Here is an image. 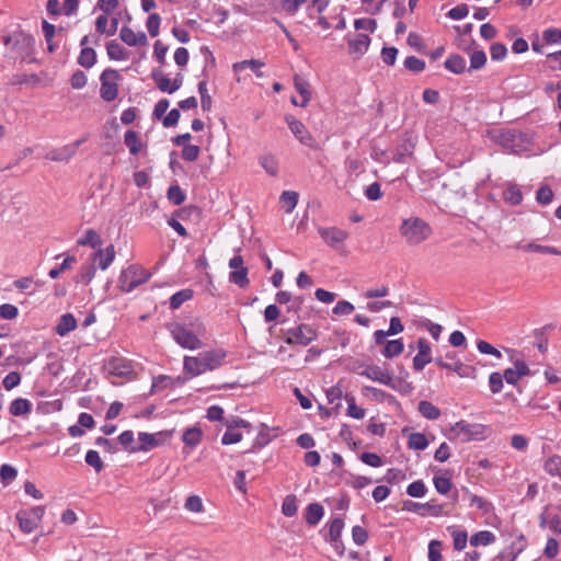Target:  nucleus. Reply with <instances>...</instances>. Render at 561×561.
<instances>
[{
	"label": "nucleus",
	"mask_w": 561,
	"mask_h": 561,
	"mask_svg": "<svg viewBox=\"0 0 561 561\" xmlns=\"http://www.w3.org/2000/svg\"><path fill=\"white\" fill-rule=\"evenodd\" d=\"M161 18L157 13L149 15L146 26L150 36L156 37L159 34Z\"/></svg>",
	"instance_id": "59"
},
{
	"label": "nucleus",
	"mask_w": 561,
	"mask_h": 561,
	"mask_svg": "<svg viewBox=\"0 0 561 561\" xmlns=\"http://www.w3.org/2000/svg\"><path fill=\"white\" fill-rule=\"evenodd\" d=\"M168 198L174 205H181L185 201V194L179 185H172L168 190Z\"/></svg>",
	"instance_id": "53"
},
{
	"label": "nucleus",
	"mask_w": 561,
	"mask_h": 561,
	"mask_svg": "<svg viewBox=\"0 0 561 561\" xmlns=\"http://www.w3.org/2000/svg\"><path fill=\"white\" fill-rule=\"evenodd\" d=\"M505 352L508 354L510 360L513 363V367H508L502 373L504 380L508 385L516 386L523 377L533 375V371L524 360L520 352L512 348H505Z\"/></svg>",
	"instance_id": "4"
},
{
	"label": "nucleus",
	"mask_w": 561,
	"mask_h": 561,
	"mask_svg": "<svg viewBox=\"0 0 561 561\" xmlns=\"http://www.w3.org/2000/svg\"><path fill=\"white\" fill-rule=\"evenodd\" d=\"M354 306L347 300H340L332 309L335 316H348L354 311Z\"/></svg>",
	"instance_id": "63"
},
{
	"label": "nucleus",
	"mask_w": 561,
	"mask_h": 561,
	"mask_svg": "<svg viewBox=\"0 0 561 561\" xmlns=\"http://www.w3.org/2000/svg\"><path fill=\"white\" fill-rule=\"evenodd\" d=\"M44 516V507L36 506L28 511H21L16 514L20 528L25 534L34 531Z\"/></svg>",
	"instance_id": "9"
},
{
	"label": "nucleus",
	"mask_w": 561,
	"mask_h": 561,
	"mask_svg": "<svg viewBox=\"0 0 561 561\" xmlns=\"http://www.w3.org/2000/svg\"><path fill=\"white\" fill-rule=\"evenodd\" d=\"M95 271L94 264L82 265L79 273V280L89 284L94 278Z\"/></svg>",
	"instance_id": "62"
},
{
	"label": "nucleus",
	"mask_w": 561,
	"mask_h": 561,
	"mask_svg": "<svg viewBox=\"0 0 561 561\" xmlns=\"http://www.w3.org/2000/svg\"><path fill=\"white\" fill-rule=\"evenodd\" d=\"M261 167L266 171L267 174L275 176L278 173V160L275 156L266 153L262 154L259 159Z\"/></svg>",
	"instance_id": "31"
},
{
	"label": "nucleus",
	"mask_w": 561,
	"mask_h": 561,
	"mask_svg": "<svg viewBox=\"0 0 561 561\" xmlns=\"http://www.w3.org/2000/svg\"><path fill=\"white\" fill-rule=\"evenodd\" d=\"M152 79L160 91L167 92L169 94L173 93L172 81L162 71H153Z\"/></svg>",
	"instance_id": "37"
},
{
	"label": "nucleus",
	"mask_w": 561,
	"mask_h": 561,
	"mask_svg": "<svg viewBox=\"0 0 561 561\" xmlns=\"http://www.w3.org/2000/svg\"><path fill=\"white\" fill-rule=\"evenodd\" d=\"M323 514L324 510L322 505H320L319 503H311L306 508V522L309 525L314 526L321 520Z\"/></svg>",
	"instance_id": "28"
},
{
	"label": "nucleus",
	"mask_w": 561,
	"mask_h": 561,
	"mask_svg": "<svg viewBox=\"0 0 561 561\" xmlns=\"http://www.w3.org/2000/svg\"><path fill=\"white\" fill-rule=\"evenodd\" d=\"M202 436H203L202 430L193 426V427H188L184 431V433L182 435V440L184 442V444L186 446L194 448L201 443Z\"/></svg>",
	"instance_id": "29"
},
{
	"label": "nucleus",
	"mask_w": 561,
	"mask_h": 561,
	"mask_svg": "<svg viewBox=\"0 0 561 561\" xmlns=\"http://www.w3.org/2000/svg\"><path fill=\"white\" fill-rule=\"evenodd\" d=\"M404 67L410 71L421 72L425 69V62L415 56H409L404 60Z\"/></svg>",
	"instance_id": "57"
},
{
	"label": "nucleus",
	"mask_w": 561,
	"mask_h": 561,
	"mask_svg": "<svg viewBox=\"0 0 561 561\" xmlns=\"http://www.w3.org/2000/svg\"><path fill=\"white\" fill-rule=\"evenodd\" d=\"M106 50L110 59L113 60H125L128 57L126 49L115 41L106 44Z\"/></svg>",
	"instance_id": "32"
},
{
	"label": "nucleus",
	"mask_w": 561,
	"mask_h": 561,
	"mask_svg": "<svg viewBox=\"0 0 561 561\" xmlns=\"http://www.w3.org/2000/svg\"><path fill=\"white\" fill-rule=\"evenodd\" d=\"M31 410H32L31 401L27 399H23V398L14 399L9 407V412L13 416H22V415L28 414L31 412Z\"/></svg>",
	"instance_id": "27"
},
{
	"label": "nucleus",
	"mask_w": 561,
	"mask_h": 561,
	"mask_svg": "<svg viewBox=\"0 0 561 561\" xmlns=\"http://www.w3.org/2000/svg\"><path fill=\"white\" fill-rule=\"evenodd\" d=\"M264 66V62L257 59H249L242 60L233 64L232 69L236 73L242 71L245 68H250L259 78H263L264 73L261 71V68Z\"/></svg>",
	"instance_id": "24"
},
{
	"label": "nucleus",
	"mask_w": 561,
	"mask_h": 561,
	"mask_svg": "<svg viewBox=\"0 0 561 561\" xmlns=\"http://www.w3.org/2000/svg\"><path fill=\"white\" fill-rule=\"evenodd\" d=\"M450 530L453 540H454V549L457 551H461L466 548L468 541V534L466 530H458L455 528H448Z\"/></svg>",
	"instance_id": "42"
},
{
	"label": "nucleus",
	"mask_w": 561,
	"mask_h": 561,
	"mask_svg": "<svg viewBox=\"0 0 561 561\" xmlns=\"http://www.w3.org/2000/svg\"><path fill=\"white\" fill-rule=\"evenodd\" d=\"M428 442L424 434L414 433L409 438V446L416 450H423L427 447Z\"/></svg>",
	"instance_id": "52"
},
{
	"label": "nucleus",
	"mask_w": 561,
	"mask_h": 561,
	"mask_svg": "<svg viewBox=\"0 0 561 561\" xmlns=\"http://www.w3.org/2000/svg\"><path fill=\"white\" fill-rule=\"evenodd\" d=\"M477 348L481 354L492 355L499 359L502 358V353L486 341H478Z\"/></svg>",
	"instance_id": "60"
},
{
	"label": "nucleus",
	"mask_w": 561,
	"mask_h": 561,
	"mask_svg": "<svg viewBox=\"0 0 561 561\" xmlns=\"http://www.w3.org/2000/svg\"><path fill=\"white\" fill-rule=\"evenodd\" d=\"M110 375L116 377H129L134 374L131 363L126 358H112L106 365Z\"/></svg>",
	"instance_id": "15"
},
{
	"label": "nucleus",
	"mask_w": 561,
	"mask_h": 561,
	"mask_svg": "<svg viewBox=\"0 0 561 561\" xmlns=\"http://www.w3.org/2000/svg\"><path fill=\"white\" fill-rule=\"evenodd\" d=\"M523 547L515 548L514 545L505 548L497 556L499 561H515L517 556L522 552Z\"/></svg>",
	"instance_id": "56"
},
{
	"label": "nucleus",
	"mask_w": 561,
	"mask_h": 561,
	"mask_svg": "<svg viewBox=\"0 0 561 561\" xmlns=\"http://www.w3.org/2000/svg\"><path fill=\"white\" fill-rule=\"evenodd\" d=\"M78 142H69L48 150L45 158L51 161L62 162L69 160L78 149Z\"/></svg>",
	"instance_id": "14"
},
{
	"label": "nucleus",
	"mask_w": 561,
	"mask_h": 561,
	"mask_svg": "<svg viewBox=\"0 0 561 561\" xmlns=\"http://www.w3.org/2000/svg\"><path fill=\"white\" fill-rule=\"evenodd\" d=\"M553 191L548 185H541L536 192V201L541 205H549L553 199Z\"/></svg>",
	"instance_id": "48"
},
{
	"label": "nucleus",
	"mask_w": 561,
	"mask_h": 561,
	"mask_svg": "<svg viewBox=\"0 0 561 561\" xmlns=\"http://www.w3.org/2000/svg\"><path fill=\"white\" fill-rule=\"evenodd\" d=\"M518 248L523 249L524 251H527V252H538V253H543V254L561 255V251H559L558 249H556L553 247L537 244L535 242H529L525 245H518Z\"/></svg>",
	"instance_id": "38"
},
{
	"label": "nucleus",
	"mask_w": 561,
	"mask_h": 561,
	"mask_svg": "<svg viewBox=\"0 0 561 561\" xmlns=\"http://www.w3.org/2000/svg\"><path fill=\"white\" fill-rule=\"evenodd\" d=\"M486 55L483 50H474L470 56V69L478 70L484 67Z\"/></svg>",
	"instance_id": "55"
},
{
	"label": "nucleus",
	"mask_w": 561,
	"mask_h": 561,
	"mask_svg": "<svg viewBox=\"0 0 561 561\" xmlns=\"http://www.w3.org/2000/svg\"><path fill=\"white\" fill-rule=\"evenodd\" d=\"M170 332L175 342L183 348L198 350L203 346L199 336L205 334V327L199 321L192 322L190 327L174 323Z\"/></svg>",
	"instance_id": "2"
},
{
	"label": "nucleus",
	"mask_w": 561,
	"mask_h": 561,
	"mask_svg": "<svg viewBox=\"0 0 561 561\" xmlns=\"http://www.w3.org/2000/svg\"><path fill=\"white\" fill-rule=\"evenodd\" d=\"M149 278L150 273L148 271L138 265H130L122 271L118 278V286L122 291L130 293Z\"/></svg>",
	"instance_id": "5"
},
{
	"label": "nucleus",
	"mask_w": 561,
	"mask_h": 561,
	"mask_svg": "<svg viewBox=\"0 0 561 561\" xmlns=\"http://www.w3.org/2000/svg\"><path fill=\"white\" fill-rule=\"evenodd\" d=\"M84 460L87 465L93 467L98 473L101 472L104 468L103 461L96 450H89L85 454Z\"/></svg>",
	"instance_id": "50"
},
{
	"label": "nucleus",
	"mask_w": 561,
	"mask_h": 561,
	"mask_svg": "<svg viewBox=\"0 0 561 561\" xmlns=\"http://www.w3.org/2000/svg\"><path fill=\"white\" fill-rule=\"evenodd\" d=\"M94 261L99 260V267L102 271L108 268L115 259V249L113 244L107 245L104 250L99 249L94 254Z\"/></svg>",
	"instance_id": "21"
},
{
	"label": "nucleus",
	"mask_w": 561,
	"mask_h": 561,
	"mask_svg": "<svg viewBox=\"0 0 561 561\" xmlns=\"http://www.w3.org/2000/svg\"><path fill=\"white\" fill-rule=\"evenodd\" d=\"M404 351V344L402 340H391L388 341L382 351V355L386 358H393L399 356Z\"/></svg>",
	"instance_id": "35"
},
{
	"label": "nucleus",
	"mask_w": 561,
	"mask_h": 561,
	"mask_svg": "<svg viewBox=\"0 0 561 561\" xmlns=\"http://www.w3.org/2000/svg\"><path fill=\"white\" fill-rule=\"evenodd\" d=\"M432 360V348L430 343L424 337L419 339L417 354L413 358V368L420 371Z\"/></svg>",
	"instance_id": "13"
},
{
	"label": "nucleus",
	"mask_w": 561,
	"mask_h": 561,
	"mask_svg": "<svg viewBox=\"0 0 561 561\" xmlns=\"http://www.w3.org/2000/svg\"><path fill=\"white\" fill-rule=\"evenodd\" d=\"M318 233L322 240L333 249H337L339 245L344 243L348 238V232L337 227H319Z\"/></svg>",
	"instance_id": "11"
},
{
	"label": "nucleus",
	"mask_w": 561,
	"mask_h": 561,
	"mask_svg": "<svg viewBox=\"0 0 561 561\" xmlns=\"http://www.w3.org/2000/svg\"><path fill=\"white\" fill-rule=\"evenodd\" d=\"M442 559V542L438 540H432L428 543V560L440 561Z\"/></svg>",
	"instance_id": "64"
},
{
	"label": "nucleus",
	"mask_w": 561,
	"mask_h": 561,
	"mask_svg": "<svg viewBox=\"0 0 561 561\" xmlns=\"http://www.w3.org/2000/svg\"><path fill=\"white\" fill-rule=\"evenodd\" d=\"M401 237L409 245H417L426 241L432 234L431 226L420 217H410L399 227Z\"/></svg>",
	"instance_id": "3"
},
{
	"label": "nucleus",
	"mask_w": 561,
	"mask_h": 561,
	"mask_svg": "<svg viewBox=\"0 0 561 561\" xmlns=\"http://www.w3.org/2000/svg\"><path fill=\"white\" fill-rule=\"evenodd\" d=\"M77 328V320L72 313H65L61 316L57 327L56 333L59 336H66L68 333Z\"/></svg>",
	"instance_id": "23"
},
{
	"label": "nucleus",
	"mask_w": 561,
	"mask_h": 561,
	"mask_svg": "<svg viewBox=\"0 0 561 561\" xmlns=\"http://www.w3.org/2000/svg\"><path fill=\"white\" fill-rule=\"evenodd\" d=\"M284 337L287 344L306 346L316 340L317 332L308 324H300L296 328L286 330L284 332Z\"/></svg>",
	"instance_id": "6"
},
{
	"label": "nucleus",
	"mask_w": 561,
	"mask_h": 561,
	"mask_svg": "<svg viewBox=\"0 0 561 561\" xmlns=\"http://www.w3.org/2000/svg\"><path fill=\"white\" fill-rule=\"evenodd\" d=\"M193 294V290L190 288L173 294L170 298V308L172 310L179 309L185 301L192 299Z\"/></svg>",
	"instance_id": "34"
},
{
	"label": "nucleus",
	"mask_w": 561,
	"mask_h": 561,
	"mask_svg": "<svg viewBox=\"0 0 561 561\" xmlns=\"http://www.w3.org/2000/svg\"><path fill=\"white\" fill-rule=\"evenodd\" d=\"M494 541H495V536L493 533H491L489 530H482V531L476 533L470 538V545L473 547L488 546V545L493 543Z\"/></svg>",
	"instance_id": "36"
},
{
	"label": "nucleus",
	"mask_w": 561,
	"mask_h": 561,
	"mask_svg": "<svg viewBox=\"0 0 561 561\" xmlns=\"http://www.w3.org/2000/svg\"><path fill=\"white\" fill-rule=\"evenodd\" d=\"M504 151L508 153H514L517 156H525L529 157L530 153H528L525 142H501Z\"/></svg>",
	"instance_id": "49"
},
{
	"label": "nucleus",
	"mask_w": 561,
	"mask_h": 561,
	"mask_svg": "<svg viewBox=\"0 0 561 561\" xmlns=\"http://www.w3.org/2000/svg\"><path fill=\"white\" fill-rule=\"evenodd\" d=\"M78 244L79 245H90L93 249H96V248L101 247L102 240L95 230L89 229L85 231L83 238L78 240Z\"/></svg>",
	"instance_id": "41"
},
{
	"label": "nucleus",
	"mask_w": 561,
	"mask_h": 561,
	"mask_svg": "<svg viewBox=\"0 0 561 561\" xmlns=\"http://www.w3.org/2000/svg\"><path fill=\"white\" fill-rule=\"evenodd\" d=\"M280 202L285 207L286 213H291L298 203V193L294 191H285L280 195Z\"/></svg>",
	"instance_id": "44"
},
{
	"label": "nucleus",
	"mask_w": 561,
	"mask_h": 561,
	"mask_svg": "<svg viewBox=\"0 0 561 561\" xmlns=\"http://www.w3.org/2000/svg\"><path fill=\"white\" fill-rule=\"evenodd\" d=\"M455 430L457 431L458 435H462L466 440L477 439L478 436L482 434L481 425H471L465 421L456 423Z\"/></svg>",
	"instance_id": "20"
},
{
	"label": "nucleus",
	"mask_w": 561,
	"mask_h": 561,
	"mask_svg": "<svg viewBox=\"0 0 561 561\" xmlns=\"http://www.w3.org/2000/svg\"><path fill=\"white\" fill-rule=\"evenodd\" d=\"M344 527V523L341 518H334L329 525V538L330 541L335 543L339 541L342 530Z\"/></svg>",
	"instance_id": "47"
},
{
	"label": "nucleus",
	"mask_w": 561,
	"mask_h": 561,
	"mask_svg": "<svg viewBox=\"0 0 561 561\" xmlns=\"http://www.w3.org/2000/svg\"><path fill=\"white\" fill-rule=\"evenodd\" d=\"M490 54H491L492 60L501 61L506 57L507 48L502 43H494L491 45Z\"/></svg>",
	"instance_id": "61"
},
{
	"label": "nucleus",
	"mask_w": 561,
	"mask_h": 561,
	"mask_svg": "<svg viewBox=\"0 0 561 561\" xmlns=\"http://www.w3.org/2000/svg\"><path fill=\"white\" fill-rule=\"evenodd\" d=\"M76 262H77V259L73 255H68L60 265H58L49 271V273H48L49 277L53 279L58 278L62 272L72 268V266L75 265Z\"/></svg>",
	"instance_id": "43"
},
{
	"label": "nucleus",
	"mask_w": 561,
	"mask_h": 561,
	"mask_svg": "<svg viewBox=\"0 0 561 561\" xmlns=\"http://www.w3.org/2000/svg\"><path fill=\"white\" fill-rule=\"evenodd\" d=\"M504 386V376L500 371H493L489 375V387L493 394L500 393Z\"/></svg>",
	"instance_id": "45"
},
{
	"label": "nucleus",
	"mask_w": 561,
	"mask_h": 561,
	"mask_svg": "<svg viewBox=\"0 0 561 561\" xmlns=\"http://www.w3.org/2000/svg\"><path fill=\"white\" fill-rule=\"evenodd\" d=\"M229 280L240 288H245L249 286L250 280L248 277V267H243L240 270L231 271L229 274Z\"/></svg>",
	"instance_id": "40"
},
{
	"label": "nucleus",
	"mask_w": 561,
	"mask_h": 561,
	"mask_svg": "<svg viewBox=\"0 0 561 561\" xmlns=\"http://www.w3.org/2000/svg\"><path fill=\"white\" fill-rule=\"evenodd\" d=\"M370 38L366 34H357L354 39L348 41L350 53L362 56L369 47Z\"/></svg>",
	"instance_id": "22"
},
{
	"label": "nucleus",
	"mask_w": 561,
	"mask_h": 561,
	"mask_svg": "<svg viewBox=\"0 0 561 561\" xmlns=\"http://www.w3.org/2000/svg\"><path fill=\"white\" fill-rule=\"evenodd\" d=\"M96 62V54L93 48L84 47L81 48L78 57V64L84 68H91Z\"/></svg>",
	"instance_id": "39"
},
{
	"label": "nucleus",
	"mask_w": 561,
	"mask_h": 561,
	"mask_svg": "<svg viewBox=\"0 0 561 561\" xmlns=\"http://www.w3.org/2000/svg\"><path fill=\"white\" fill-rule=\"evenodd\" d=\"M503 199L511 205H519L523 201V194L517 184L510 183L502 194Z\"/></svg>",
	"instance_id": "25"
},
{
	"label": "nucleus",
	"mask_w": 561,
	"mask_h": 561,
	"mask_svg": "<svg viewBox=\"0 0 561 561\" xmlns=\"http://www.w3.org/2000/svg\"><path fill=\"white\" fill-rule=\"evenodd\" d=\"M294 87L296 91L301 95L299 106L306 107L311 100L310 83L299 75H295Z\"/></svg>",
	"instance_id": "19"
},
{
	"label": "nucleus",
	"mask_w": 561,
	"mask_h": 561,
	"mask_svg": "<svg viewBox=\"0 0 561 561\" xmlns=\"http://www.w3.org/2000/svg\"><path fill=\"white\" fill-rule=\"evenodd\" d=\"M226 356L227 353L224 350H210L201 352L197 356H185L183 370L191 377H196L220 367Z\"/></svg>",
	"instance_id": "1"
},
{
	"label": "nucleus",
	"mask_w": 561,
	"mask_h": 561,
	"mask_svg": "<svg viewBox=\"0 0 561 561\" xmlns=\"http://www.w3.org/2000/svg\"><path fill=\"white\" fill-rule=\"evenodd\" d=\"M162 436V433L149 434L140 432L138 435L140 444L137 445V447L133 448L131 453L147 451L159 446L161 444Z\"/></svg>",
	"instance_id": "17"
},
{
	"label": "nucleus",
	"mask_w": 561,
	"mask_h": 561,
	"mask_svg": "<svg viewBox=\"0 0 561 561\" xmlns=\"http://www.w3.org/2000/svg\"><path fill=\"white\" fill-rule=\"evenodd\" d=\"M348 407H347V414L356 420H362L365 416V410L358 405H356L355 400L353 397L346 396L345 397Z\"/></svg>",
	"instance_id": "51"
},
{
	"label": "nucleus",
	"mask_w": 561,
	"mask_h": 561,
	"mask_svg": "<svg viewBox=\"0 0 561 561\" xmlns=\"http://www.w3.org/2000/svg\"><path fill=\"white\" fill-rule=\"evenodd\" d=\"M434 363L440 368L455 371L458 375H463L461 371L463 369V364L456 352H447L444 357H436Z\"/></svg>",
	"instance_id": "16"
},
{
	"label": "nucleus",
	"mask_w": 561,
	"mask_h": 561,
	"mask_svg": "<svg viewBox=\"0 0 561 561\" xmlns=\"http://www.w3.org/2000/svg\"><path fill=\"white\" fill-rule=\"evenodd\" d=\"M444 65L447 70L456 75H460L466 70V59L458 54H451Z\"/></svg>",
	"instance_id": "26"
},
{
	"label": "nucleus",
	"mask_w": 561,
	"mask_h": 561,
	"mask_svg": "<svg viewBox=\"0 0 561 561\" xmlns=\"http://www.w3.org/2000/svg\"><path fill=\"white\" fill-rule=\"evenodd\" d=\"M413 149L414 146L412 142L405 144L401 149H398L396 151H378L377 148H374L373 157L381 163H389L390 161L404 163L407 162L408 158L412 156Z\"/></svg>",
	"instance_id": "8"
},
{
	"label": "nucleus",
	"mask_w": 561,
	"mask_h": 561,
	"mask_svg": "<svg viewBox=\"0 0 561 561\" xmlns=\"http://www.w3.org/2000/svg\"><path fill=\"white\" fill-rule=\"evenodd\" d=\"M407 493L412 497H422L426 493V486L422 480H417L408 485Z\"/></svg>",
	"instance_id": "54"
},
{
	"label": "nucleus",
	"mask_w": 561,
	"mask_h": 561,
	"mask_svg": "<svg viewBox=\"0 0 561 561\" xmlns=\"http://www.w3.org/2000/svg\"><path fill=\"white\" fill-rule=\"evenodd\" d=\"M539 519L541 527H548L553 534L561 535V504L546 507Z\"/></svg>",
	"instance_id": "10"
},
{
	"label": "nucleus",
	"mask_w": 561,
	"mask_h": 561,
	"mask_svg": "<svg viewBox=\"0 0 561 561\" xmlns=\"http://www.w3.org/2000/svg\"><path fill=\"white\" fill-rule=\"evenodd\" d=\"M121 76L117 70L105 69L101 77L100 94L104 101L111 102L117 98V82Z\"/></svg>",
	"instance_id": "7"
},
{
	"label": "nucleus",
	"mask_w": 561,
	"mask_h": 561,
	"mask_svg": "<svg viewBox=\"0 0 561 561\" xmlns=\"http://www.w3.org/2000/svg\"><path fill=\"white\" fill-rule=\"evenodd\" d=\"M287 124L294 136L299 140H302L306 131L305 125L294 117L287 118Z\"/></svg>",
	"instance_id": "58"
},
{
	"label": "nucleus",
	"mask_w": 561,
	"mask_h": 561,
	"mask_svg": "<svg viewBox=\"0 0 561 561\" xmlns=\"http://www.w3.org/2000/svg\"><path fill=\"white\" fill-rule=\"evenodd\" d=\"M359 375L365 376L366 378L377 381L381 385L394 388L392 375L389 373L388 369L382 368L380 366L368 365L365 367V369L359 371Z\"/></svg>",
	"instance_id": "12"
},
{
	"label": "nucleus",
	"mask_w": 561,
	"mask_h": 561,
	"mask_svg": "<svg viewBox=\"0 0 561 561\" xmlns=\"http://www.w3.org/2000/svg\"><path fill=\"white\" fill-rule=\"evenodd\" d=\"M419 412L427 420H437L440 416V410L426 400L420 401Z\"/></svg>",
	"instance_id": "33"
},
{
	"label": "nucleus",
	"mask_w": 561,
	"mask_h": 561,
	"mask_svg": "<svg viewBox=\"0 0 561 561\" xmlns=\"http://www.w3.org/2000/svg\"><path fill=\"white\" fill-rule=\"evenodd\" d=\"M543 470L552 477L561 478V456L552 455L543 462Z\"/></svg>",
	"instance_id": "30"
},
{
	"label": "nucleus",
	"mask_w": 561,
	"mask_h": 561,
	"mask_svg": "<svg viewBox=\"0 0 561 561\" xmlns=\"http://www.w3.org/2000/svg\"><path fill=\"white\" fill-rule=\"evenodd\" d=\"M119 37L128 46H144L147 44V36L144 32L136 33L128 26L121 28Z\"/></svg>",
	"instance_id": "18"
},
{
	"label": "nucleus",
	"mask_w": 561,
	"mask_h": 561,
	"mask_svg": "<svg viewBox=\"0 0 561 561\" xmlns=\"http://www.w3.org/2000/svg\"><path fill=\"white\" fill-rule=\"evenodd\" d=\"M297 500L295 495H287L282 504V513L287 517H293L297 514Z\"/></svg>",
	"instance_id": "46"
}]
</instances>
